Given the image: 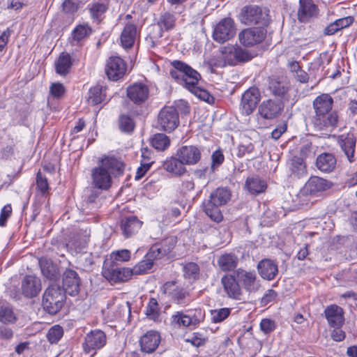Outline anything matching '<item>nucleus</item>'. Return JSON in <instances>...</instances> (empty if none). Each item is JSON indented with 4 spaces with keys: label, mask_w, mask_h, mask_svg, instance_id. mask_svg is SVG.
<instances>
[{
    "label": "nucleus",
    "mask_w": 357,
    "mask_h": 357,
    "mask_svg": "<svg viewBox=\"0 0 357 357\" xmlns=\"http://www.w3.org/2000/svg\"><path fill=\"white\" fill-rule=\"evenodd\" d=\"M123 164L115 157L104 155L99 159V165L91 170L92 186L107 190L112 184V174L123 173Z\"/></svg>",
    "instance_id": "nucleus-1"
},
{
    "label": "nucleus",
    "mask_w": 357,
    "mask_h": 357,
    "mask_svg": "<svg viewBox=\"0 0 357 357\" xmlns=\"http://www.w3.org/2000/svg\"><path fill=\"white\" fill-rule=\"evenodd\" d=\"M314 115L312 117V123L317 130H326L329 128L337 127L338 114L332 111L333 99L328 93L318 96L313 101Z\"/></svg>",
    "instance_id": "nucleus-2"
},
{
    "label": "nucleus",
    "mask_w": 357,
    "mask_h": 357,
    "mask_svg": "<svg viewBox=\"0 0 357 357\" xmlns=\"http://www.w3.org/2000/svg\"><path fill=\"white\" fill-rule=\"evenodd\" d=\"M66 301V294L59 285L50 284L43 296L42 305L50 314H56L61 310Z\"/></svg>",
    "instance_id": "nucleus-3"
},
{
    "label": "nucleus",
    "mask_w": 357,
    "mask_h": 357,
    "mask_svg": "<svg viewBox=\"0 0 357 357\" xmlns=\"http://www.w3.org/2000/svg\"><path fill=\"white\" fill-rule=\"evenodd\" d=\"M239 20L245 25H259L266 28L270 23L269 15L257 6H244L241 11Z\"/></svg>",
    "instance_id": "nucleus-4"
},
{
    "label": "nucleus",
    "mask_w": 357,
    "mask_h": 357,
    "mask_svg": "<svg viewBox=\"0 0 357 357\" xmlns=\"http://www.w3.org/2000/svg\"><path fill=\"white\" fill-rule=\"evenodd\" d=\"M103 277L111 283L124 282L133 277L131 268L104 261L102 270Z\"/></svg>",
    "instance_id": "nucleus-5"
},
{
    "label": "nucleus",
    "mask_w": 357,
    "mask_h": 357,
    "mask_svg": "<svg viewBox=\"0 0 357 357\" xmlns=\"http://www.w3.org/2000/svg\"><path fill=\"white\" fill-rule=\"evenodd\" d=\"M267 30L264 27H250L238 33L240 43L245 47H252L261 43L266 38Z\"/></svg>",
    "instance_id": "nucleus-6"
},
{
    "label": "nucleus",
    "mask_w": 357,
    "mask_h": 357,
    "mask_svg": "<svg viewBox=\"0 0 357 357\" xmlns=\"http://www.w3.org/2000/svg\"><path fill=\"white\" fill-rule=\"evenodd\" d=\"M235 22L231 17L222 19L215 26L213 38L215 41L223 43L231 39L236 34Z\"/></svg>",
    "instance_id": "nucleus-7"
},
{
    "label": "nucleus",
    "mask_w": 357,
    "mask_h": 357,
    "mask_svg": "<svg viewBox=\"0 0 357 357\" xmlns=\"http://www.w3.org/2000/svg\"><path fill=\"white\" fill-rule=\"evenodd\" d=\"M320 10L313 0H299L297 19L299 22L307 24L319 18Z\"/></svg>",
    "instance_id": "nucleus-8"
},
{
    "label": "nucleus",
    "mask_w": 357,
    "mask_h": 357,
    "mask_svg": "<svg viewBox=\"0 0 357 357\" xmlns=\"http://www.w3.org/2000/svg\"><path fill=\"white\" fill-rule=\"evenodd\" d=\"M106 342V335L103 331L98 329L93 330L86 334L83 343V349L86 354L92 356L97 350L105 345Z\"/></svg>",
    "instance_id": "nucleus-9"
},
{
    "label": "nucleus",
    "mask_w": 357,
    "mask_h": 357,
    "mask_svg": "<svg viewBox=\"0 0 357 357\" xmlns=\"http://www.w3.org/2000/svg\"><path fill=\"white\" fill-rule=\"evenodd\" d=\"M178 113L176 107L165 106L158 114V124L161 129L167 132L174 130L177 126Z\"/></svg>",
    "instance_id": "nucleus-10"
},
{
    "label": "nucleus",
    "mask_w": 357,
    "mask_h": 357,
    "mask_svg": "<svg viewBox=\"0 0 357 357\" xmlns=\"http://www.w3.org/2000/svg\"><path fill=\"white\" fill-rule=\"evenodd\" d=\"M260 99V92L257 87H250L246 90L243 93L241 101V109L242 114L245 115H250L252 114L257 107Z\"/></svg>",
    "instance_id": "nucleus-11"
},
{
    "label": "nucleus",
    "mask_w": 357,
    "mask_h": 357,
    "mask_svg": "<svg viewBox=\"0 0 357 357\" xmlns=\"http://www.w3.org/2000/svg\"><path fill=\"white\" fill-rule=\"evenodd\" d=\"M176 240L172 237L163 239L159 243L153 245L146 253V257L154 262L168 255L175 247Z\"/></svg>",
    "instance_id": "nucleus-12"
},
{
    "label": "nucleus",
    "mask_w": 357,
    "mask_h": 357,
    "mask_svg": "<svg viewBox=\"0 0 357 357\" xmlns=\"http://www.w3.org/2000/svg\"><path fill=\"white\" fill-rule=\"evenodd\" d=\"M268 89L272 96L281 100L287 95L290 84L283 76L272 75L268 77Z\"/></svg>",
    "instance_id": "nucleus-13"
},
{
    "label": "nucleus",
    "mask_w": 357,
    "mask_h": 357,
    "mask_svg": "<svg viewBox=\"0 0 357 357\" xmlns=\"http://www.w3.org/2000/svg\"><path fill=\"white\" fill-rule=\"evenodd\" d=\"M284 109V104L281 100L268 99L264 100L259 106V114L266 120H272L278 117Z\"/></svg>",
    "instance_id": "nucleus-14"
},
{
    "label": "nucleus",
    "mask_w": 357,
    "mask_h": 357,
    "mask_svg": "<svg viewBox=\"0 0 357 357\" xmlns=\"http://www.w3.org/2000/svg\"><path fill=\"white\" fill-rule=\"evenodd\" d=\"M127 96L136 105H144L149 97V89L143 83H134L127 88Z\"/></svg>",
    "instance_id": "nucleus-15"
},
{
    "label": "nucleus",
    "mask_w": 357,
    "mask_h": 357,
    "mask_svg": "<svg viewBox=\"0 0 357 357\" xmlns=\"http://www.w3.org/2000/svg\"><path fill=\"white\" fill-rule=\"evenodd\" d=\"M126 71V64L119 56H111L107 62L105 73L109 79L117 81L122 78Z\"/></svg>",
    "instance_id": "nucleus-16"
},
{
    "label": "nucleus",
    "mask_w": 357,
    "mask_h": 357,
    "mask_svg": "<svg viewBox=\"0 0 357 357\" xmlns=\"http://www.w3.org/2000/svg\"><path fill=\"white\" fill-rule=\"evenodd\" d=\"M80 278L77 273L72 269H66L63 274V291L70 296H75L79 291Z\"/></svg>",
    "instance_id": "nucleus-17"
},
{
    "label": "nucleus",
    "mask_w": 357,
    "mask_h": 357,
    "mask_svg": "<svg viewBox=\"0 0 357 357\" xmlns=\"http://www.w3.org/2000/svg\"><path fill=\"white\" fill-rule=\"evenodd\" d=\"M140 29L135 23L127 22L123 26L120 36L121 46L124 49H130L139 36Z\"/></svg>",
    "instance_id": "nucleus-18"
},
{
    "label": "nucleus",
    "mask_w": 357,
    "mask_h": 357,
    "mask_svg": "<svg viewBox=\"0 0 357 357\" xmlns=\"http://www.w3.org/2000/svg\"><path fill=\"white\" fill-rule=\"evenodd\" d=\"M180 78L183 86L188 90L198 84L201 75L191 66L180 61Z\"/></svg>",
    "instance_id": "nucleus-19"
},
{
    "label": "nucleus",
    "mask_w": 357,
    "mask_h": 357,
    "mask_svg": "<svg viewBox=\"0 0 357 357\" xmlns=\"http://www.w3.org/2000/svg\"><path fill=\"white\" fill-rule=\"evenodd\" d=\"M333 186L332 182L319 176H312L305 184L303 192L306 195H315L326 191Z\"/></svg>",
    "instance_id": "nucleus-20"
},
{
    "label": "nucleus",
    "mask_w": 357,
    "mask_h": 357,
    "mask_svg": "<svg viewBox=\"0 0 357 357\" xmlns=\"http://www.w3.org/2000/svg\"><path fill=\"white\" fill-rule=\"evenodd\" d=\"M221 283L229 298L234 300L241 299L242 290L235 276L231 274L225 275L221 278Z\"/></svg>",
    "instance_id": "nucleus-21"
},
{
    "label": "nucleus",
    "mask_w": 357,
    "mask_h": 357,
    "mask_svg": "<svg viewBox=\"0 0 357 357\" xmlns=\"http://www.w3.org/2000/svg\"><path fill=\"white\" fill-rule=\"evenodd\" d=\"M236 274L238 280L247 291L255 292L259 289L260 285L257 280V275L255 271H246L238 268L236 271Z\"/></svg>",
    "instance_id": "nucleus-22"
},
{
    "label": "nucleus",
    "mask_w": 357,
    "mask_h": 357,
    "mask_svg": "<svg viewBox=\"0 0 357 357\" xmlns=\"http://www.w3.org/2000/svg\"><path fill=\"white\" fill-rule=\"evenodd\" d=\"M143 222L135 215H130L121 220L120 228L126 238L136 234L141 229Z\"/></svg>",
    "instance_id": "nucleus-23"
},
{
    "label": "nucleus",
    "mask_w": 357,
    "mask_h": 357,
    "mask_svg": "<svg viewBox=\"0 0 357 357\" xmlns=\"http://www.w3.org/2000/svg\"><path fill=\"white\" fill-rule=\"evenodd\" d=\"M324 316L330 327L342 326L344 324V312L337 305H330L324 310Z\"/></svg>",
    "instance_id": "nucleus-24"
},
{
    "label": "nucleus",
    "mask_w": 357,
    "mask_h": 357,
    "mask_svg": "<svg viewBox=\"0 0 357 357\" xmlns=\"http://www.w3.org/2000/svg\"><path fill=\"white\" fill-rule=\"evenodd\" d=\"M109 0L93 1L87 6L90 17L93 22L99 24L109 8Z\"/></svg>",
    "instance_id": "nucleus-25"
},
{
    "label": "nucleus",
    "mask_w": 357,
    "mask_h": 357,
    "mask_svg": "<svg viewBox=\"0 0 357 357\" xmlns=\"http://www.w3.org/2000/svg\"><path fill=\"white\" fill-rule=\"evenodd\" d=\"M161 340L160 335L155 331H147L139 340V344L142 351L152 353L158 347Z\"/></svg>",
    "instance_id": "nucleus-26"
},
{
    "label": "nucleus",
    "mask_w": 357,
    "mask_h": 357,
    "mask_svg": "<svg viewBox=\"0 0 357 357\" xmlns=\"http://www.w3.org/2000/svg\"><path fill=\"white\" fill-rule=\"evenodd\" d=\"M40 291V281L33 275H26L22 282V291L27 298H33Z\"/></svg>",
    "instance_id": "nucleus-27"
},
{
    "label": "nucleus",
    "mask_w": 357,
    "mask_h": 357,
    "mask_svg": "<svg viewBox=\"0 0 357 357\" xmlns=\"http://www.w3.org/2000/svg\"><path fill=\"white\" fill-rule=\"evenodd\" d=\"M257 269L260 276L267 280H273L278 273V264L270 259L261 260Z\"/></svg>",
    "instance_id": "nucleus-28"
},
{
    "label": "nucleus",
    "mask_w": 357,
    "mask_h": 357,
    "mask_svg": "<svg viewBox=\"0 0 357 357\" xmlns=\"http://www.w3.org/2000/svg\"><path fill=\"white\" fill-rule=\"evenodd\" d=\"M315 165L321 172L331 173L336 167L337 159L333 153H322L317 156Z\"/></svg>",
    "instance_id": "nucleus-29"
},
{
    "label": "nucleus",
    "mask_w": 357,
    "mask_h": 357,
    "mask_svg": "<svg viewBox=\"0 0 357 357\" xmlns=\"http://www.w3.org/2000/svg\"><path fill=\"white\" fill-rule=\"evenodd\" d=\"M337 142L349 162H353L356 146V137L351 132L342 134L338 137Z\"/></svg>",
    "instance_id": "nucleus-30"
},
{
    "label": "nucleus",
    "mask_w": 357,
    "mask_h": 357,
    "mask_svg": "<svg viewBox=\"0 0 357 357\" xmlns=\"http://www.w3.org/2000/svg\"><path fill=\"white\" fill-rule=\"evenodd\" d=\"M201 159V152L194 146H185L180 149V163L195 165Z\"/></svg>",
    "instance_id": "nucleus-31"
},
{
    "label": "nucleus",
    "mask_w": 357,
    "mask_h": 357,
    "mask_svg": "<svg viewBox=\"0 0 357 357\" xmlns=\"http://www.w3.org/2000/svg\"><path fill=\"white\" fill-rule=\"evenodd\" d=\"M290 176L300 178L307 175V169L303 159L298 155L292 157L288 162Z\"/></svg>",
    "instance_id": "nucleus-32"
},
{
    "label": "nucleus",
    "mask_w": 357,
    "mask_h": 357,
    "mask_svg": "<svg viewBox=\"0 0 357 357\" xmlns=\"http://www.w3.org/2000/svg\"><path fill=\"white\" fill-rule=\"evenodd\" d=\"M245 187L250 194L257 195L266 190L267 184L259 176H252L246 179Z\"/></svg>",
    "instance_id": "nucleus-33"
},
{
    "label": "nucleus",
    "mask_w": 357,
    "mask_h": 357,
    "mask_svg": "<svg viewBox=\"0 0 357 357\" xmlns=\"http://www.w3.org/2000/svg\"><path fill=\"white\" fill-rule=\"evenodd\" d=\"M202 318L201 310H191L187 314L180 312V324L186 327L195 328L200 323Z\"/></svg>",
    "instance_id": "nucleus-34"
},
{
    "label": "nucleus",
    "mask_w": 357,
    "mask_h": 357,
    "mask_svg": "<svg viewBox=\"0 0 357 357\" xmlns=\"http://www.w3.org/2000/svg\"><path fill=\"white\" fill-rule=\"evenodd\" d=\"M72 66L70 55L67 52H62L55 63L56 73L61 76H66L70 73Z\"/></svg>",
    "instance_id": "nucleus-35"
},
{
    "label": "nucleus",
    "mask_w": 357,
    "mask_h": 357,
    "mask_svg": "<svg viewBox=\"0 0 357 357\" xmlns=\"http://www.w3.org/2000/svg\"><path fill=\"white\" fill-rule=\"evenodd\" d=\"M107 87L100 84L91 87L89 91L88 101L93 105L101 103L105 100Z\"/></svg>",
    "instance_id": "nucleus-36"
},
{
    "label": "nucleus",
    "mask_w": 357,
    "mask_h": 357,
    "mask_svg": "<svg viewBox=\"0 0 357 357\" xmlns=\"http://www.w3.org/2000/svg\"><path fill=\"white\" fill-rule=\"evenodd\" d=\"M231 199V192L226 188H218L210 195L207 200L219 206L226 204Z\"/></svg>",
    "instance_id": "nucleus-37"
},
{
    "label": "nucleus",
    "mask_w": 357,
    "mask_h": 357,
    "mask_svg": "<svg viewBox=\"0 0 357 357\" xmlns=\"http://www.w3.org/2000/svg\"><path fill=\"white\" fill-rule=\"evenodd\" d=\"M149 33L146 37V42L151 47H155L159 44L160 38L162 37L163 29L158 24H153L148 28Z\"/></svg>",
    "instance_id": "nucleus-38"
},
{
    "label": "nucleus",
    "mask_w": 357,
    "mask_h": 357,
    "mask_svg": "<svg viewBox=\"0 0 357 357\" xmlns=\"http://www.w3.org/2000/svg\"><path fill=\"white\" fill-rule=\"evenodd\" d=\"M238 258L233 254H224L218 259V264L222 271H230L238 265Z\"/></svg>",
    "instance_id": "nucleus-39"
},
{
    "label": "nucleus",
    "mask_w": 357,
    "mask_h": 357,
    "mask_svg": "<svg viewBox=\"0 0 357 357\" xmlns=\"http://www.w3.org/2000/svg\"><path fill=\"white\" fill-rule=\"evenodd\" d=\"M204 211L211 220L220 222L223 220V215L220 210L221 206L213 204L207 200L203 203Z\"/></svg>",
    "instance_id": "nucleus-40"
},
{
    "label": "nucleus",
    "mask_w": 357,
    "mask_h": 357,
    "mask_svg": "<svg viewBox=\"0 0 357 357\" xmlns=\"http://www.w3.org/2000/svg\"><path fill=\"white\" fill-rule=\"evenodd\" d=\"M39 265L44 277L49 280H54L57 278V269L51 260L41 258L39 259Z\"/></svg>",
    "instance_id": "nucleus-41"
},
{
    "label": "nucleus",
    "mask_w": 357,
    "mask_h": 357,
    "mask_svg": "<svg viewBox=\"0 0 357 357\" xmlns=\"http://www.w3.org/2000/svg\"><path fill=\"white\" fill-rule=\"evenodd\" d=\"M154 262L149 257H146V254L144 258L131 268L133 272V276L145 275L151 272Z\"/></svg>",
    "instance_id": "nucleus-42"
},
{
    "label": "nucleus",
    "mask_w": 357,
    "mask_h": 357,
    "mask_svg": "<svg viewBox=\"0 0 357 357\" xmlns=\"http://www.w3.org/2000/svg\"><path fill=\"white\" fill-rule=\"evenodd\" d=\"M131 258L130 251L127 249H122L119 250L112 251L109 259L105 261L108 263L118 264L119 263H123L128 261Z\"/></svg>",
    "instance_id": "nucleus-43"
},
{
    "label": "nucleus",
    "mask_w": 357,
    "mask_h": 357,
    "mask_svg": "<svg viewBox=\"0 0 357 357\" xmlns=\"http://www.w3.org/2000/svg\"><path fill=\"white\" fill-rule=\"evenodd\" d=\"M151 145L157 151H162L169 146L170 139L163 133H157L151 137Z\"/></svg>",
    "instance_id": "nucleus-44"
},
{
    "label": "nucleus",
    "mask_w": 357,
    "mask_h": 357,
    "mask_svg": "<svg viewBox=\"0 0 357 357\" xmlns=\"http://www.w3.org/2000/svg\"><path fill=\"white\" fill-rule=\"evenodd\" d=\"M92 33V29L88 24H82L77 25L72 31L73 39L75 41L80 42Z\"/></svg>",
    "instance_id": "nucleus-45"
},
{
    "label": "nucleus",
    "mask_w": 357,
    "mask_h": 357,
    "mask_svg": "<svg viewBox=\"0 0 357 357\" xmlns=\"http://www.w3.org/2000/svg\"><path fill=\"white\" fill-rule=\"evenodd\" d=\"M199 266L195 262L187 263L183 267V277L190 282L199 278Z\"/></svg>",
    "instance_id": "nucleus-46"
},
{
    "label": "nucleus",
    "mask_w": 357,
    "mask_h": 357,
    "mask_svg": "<svg viewBox=\"0 0 357 357\" xmlns=\"http://www.w3.org/2000/svg\"><path fill=\"white\" fill-rule=\"evenodd\" d=\"M163 293L168 298L178 303V283L176 280L168 281L162 287Z\"/></svg>",
    "instance_id": "nucleus-47"
},
{
    "label": "nucleus",
    "mask_w": 357,
    "mask_h": 357,
    "mask_svg": "<svg viewBox=\"0 0 357 357\" xmlns=\"http://www.w3.org/2000/svg\"><path fill=\"white\" fill-rule=\"evenodd\" d=\"M89 241V236L82 235V234L77 233L73 237L68 241V245L75 248L77 251H82L86 248Z\"/></svg>",
    "instance_id": "nucleus-48"
},
{
    "label": "nucleus",
    "mask_w": 357,
    "mask_h": 357,
    "mask_svg": "<svg viewBox=\"0 0 357 357\" xmlns=\"http://www.w3.org/2000/svg\"><path fill=\"white\" fill-rule=\"evenodd\" d=\"M192 93L197 96L201 100L207 103L213 104L215 101L214 97L206 89L195 85L193 89H188Z\"/></svg>",
    "instance_id": "nucleus-49"
},
{
    "label": "nucleus",
    "mask_w": 357,
    "mask_h": 357,
    "mask_svg": "<svg viewBox=\"0 0 357 357\" xmlns=\"http://www.w3.org/2000/svg\"><path fill=\"white\" fill-rule=\"evenodd\" d=\"M145 314L149 319L155 320L159 317V305L157 300L151 298L146 307Z\"/></svg>",
    "instance_id": "nucleus-50"
},
{
    "label": "nucleus",
    "mask_w": 357,
    "mask_h": 357,
    "mask_svg": "<svg viewBox=\"0 0 357 357\" xmlns=\"http://www.w3.org/2000/svg\"><path fill=\"white\" fill-rule=\"evenodd\" d=\"M231 309L223 307L211 310V321L213 323H220L225 320L231 314Z\"/></svg>",
    "instance_id": "nucleus-51"
},
{
    "label": "nucleus",
    "mask_w": 357,
    "mask_h": 357,
    "mask_svg": "<svg viewBox=\"0 0 357 357\" xmlns=\"http://www.w3.org/2000/svg\"><path fill=\"white\" fill-rule=\"evenodd\" d=\"M176 18L172 14L169 13H165L161 15L157 24L160 25L162 29L169 31L174 26Z\"/></svg>",
    "instance_id": "nucleus-52"
},
{
    "label": "nucleus",
    "mask_w": 357,
    "mask_h": 357,
    "mask_svg": "<svg viewBox=\"0 0 357 357\" xmlns=\"http://www.w3.org/2000/svg\"><path fill=\"white\" fill-rule=\"evenodd\" d=\"M63 335V330L59 325L52 326L47 333V338L51 344L57 343Z\"/></svg>",
    "instance_id": "nucleus-53"
},
{
    "label": "nucleus",
    "mask_w": 357,
    "mask_h": 357,
    "mask_svg": "<svg viewBox=\"0 0 357 357\" xmlns=\"http://www.w3.org/2000/svg\"><path fill=\"white\" fill-rule=\"evenodd\" d=\"M225 155L221 149H218L211 155V163L210 169L212 172L217 170L224 162Z\"/></svg>",
    "instance_id": "nucleus-54"
},
{
    "label": "nucleus",
    "mask_w": 357,
    "mask_h": 357,
    "mask_svg": "<svg viewBox=\"0 0 357 357\" xmlns=\"http://www.w3.org/2000/svg\"><path fill=\"white\" fill-rule=\"evenodd\" d=\"M234 49L235 45H227L221 48L222 56L226 64L235 66L234 58H233L234 56Z\"/></svg>",
    "instance_id": "nucleus-55"
},
{
    "label": "nucleus",
    "mask_w": 357,
    "mask_h": 357,
    "mask_svg": "<svg viewBox=\"0 0 357 357\" xmlns=\"http://www.w3.org/2000/svg\"><path fill=\"white\" fill-rule=\"evenodd\" d=\"M234 58L235 65L238 62H246L252 59L251 54L245 49H243L241 47L235 45L234 49Z\"/></svg>",
    "instance_id": "nucleus-56"
},
{
    "label": "nucleus",
    "mask_w": 357,
    "mask_h": 357,
    "mask_svg": "<svg viewBox=\"0 0 357 357\" xmlns=\"http://www.w3.org/2000/svg\"><path fill=\"white\" fill-rule=\"evenodd\" d=\"M178 158L171 156L167 158L163 163V167L168 172L177 175L178 174Z\"/></svg>",
    "instance_id": "nucleus-57"
},
{
    "label": "nucleus",
    "mask_w": 357,
    "mask_h": 357,
    "mask_svg": "<svg viewBox=\"0 0 357 357\" xmlns=\"http://www.w3.org/2000/svg\"><path fill=\"white\" fill-rule=\"evenodd\" d=\"M119 128L121 130L126 132H132L135 128L132 119L128 115H121L119 117Z\"/></svg>",
    "instance_id": "nucleus-58"
},
{
    "label": "nucleus",
    "mask_w": 357,
    "mask_h": 357,
    "mask_svg": "<svg viewBox=\"0 0 357 357\" xmlns=\"http://www.w3.org/2000/svg\"><path fill=\"white\" fill-rule=\"evenodd\" d=\"M36 186L38 190L41 193L42 195H45L48 192L49 183L47 179L39 171L36 175Z\"/></svg>",
    "instance_id": "nucleus-59"
},
{
    "label": "nucleus",
    "mask_w": 357,
    "mask_h": 357,
    "mask_svg": "<svg viewBox=\"0 0 357 357\" xmlns=\"http://www.w3.org/2000/svg\"><path fill=\"white\" fill-rule=\"evenodd\" d=\"M15 319L12 309L8 306L0 307V321L3 323L12 322Z\"/></svg>",
    "instance_id": "nucleus-60"
},
{
    "label": "nucleus",
    "mask_w": 357,
    "mask_h": 357,
    "mask_svg": "<svg viewBox=\"0 0 357 357\" xmlns=\"http://www.w3.org/2000/svg\"><path fill=\"white\" fill-rule=\"evenodd\" d=\"M186 342L191 343L193 346L199 347L203 346L207 341V338L202 333L196 332L193 333L192 336L185 339Z\"/></svg>",
    "instance_id": "nucleus-61"
},
{
    "label": "nucleus",
    "mask_w": 357,
    "mask_h": 357,
    "mask_svg": "<svg viewBox=\"0 0 357 357\" xmlns=\"http://www.w3.org/2000/svg\"><path fill=\"white\" fill-rule=\"evenodd\" d=\"M65 92L66 89L63 84L59 82L53 83L50 87V94L56 98H61Z\"/></svg>",
    "instance_id": "nucleus-62"
},
{
    "label": "nucleus",
    "mask_w": 357,
    "mask_h": 357,
    "mask_svg": "<svg viewBox=\"0 0 357 357\" xmlns=\"http://www.w3.org/2000/svg\"><path fill=\"white\" fill-rule=\"evenodd\" d=\"M63 10L68 14L76 13L79 8L77 0H65L62 3Z\"/></svg>",
    "instance_id": "nucleus-63"
},
{
    "label": "nucleus",
    "mask_w": 357,
    "mask_h": 357,
    "mask_svg": "<svg viewBox=\"0 0 357 357\" xmlns=\"http://www.w3.org/2000/svg\"><path fill=\"white\" fill-rule=\"evenodd\" d=\"M153 161H144L141 160L140 166L137 168L135 175V180L141 179L145 174L149 170Z\"/></svg>",
    "instance_id": "nucleus-64"
}]
</instances>
